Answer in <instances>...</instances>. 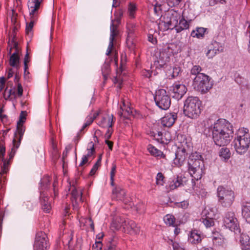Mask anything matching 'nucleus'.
<instances>
[{
  "label": "nucleus",
  "mask_w": 250,
  "mask_h": 250,
  "mask_svg": "<svg viewBox=\"0 0 250 250\" xmlns=\"http://www.w3.org/2000/svg\"><path fill=\"white\" fill-rule=\"evenodd\" d=\"M102 111L101 109H98L97 110L93 111L92 113L89 115L86 118L88 120H92L93 122L94 120L97 117V116L102 114Z\"/></svg>",
  "instance_id": "43"
},
{
  "label": "nucleus",
  "mask_w": 250,
  "mask_h": 250,
  "mask_svg": "<svg viewBox=\"0 0 250 250\" xmlns=\"http://www.w3.org/2000/svg\"><path fill=\"white\" fill-rule=\"evenodd\" d=\"M203 238L201 233L197 230H192L188 234V241L193 244L200 243Z\"/></svg>",
  "instance_id": "23"
},
{
  "label": "nucleus",
  "mask_w": 250,
  "mask_h": 250,
  "mask_svg": "<svg viewBox=\"0 0 250 250\" xmlns=\"http://www.w3.org/2000/svg\"><path fill=\"white\" fill-rule=\"evenodd\" d=\"M174 19L177 21L175 26H174V28L176 32L179 33L188 28L189 24L188 22L184 18H181L180 15H178L176 14Z\"/></svg>",
  "instance_id": "18"
},
{
  "label": "nucleus",
  "mask_w": 250,
  "mask_h": 250,
  "mask_svg": "<svg viewBox=\"0 0 250 250\" xmlns=\"http://www.w3.org/2000/svg\"><path fill=\"white\" fill-rule=\"evenodd\" d=\"M242 214L246 221L250 224V203L247 202L242 205Z\"/></svg>",
  "instance_id": "27"
},
{
  "label": "nucleus",
  "mask_w": 250,
  "mask_h": 250,
  "mask_svg": "<svg viewBox=\"0 0 250 250\" xmlns=\"http://www.w3.org/2000/svg\"><path fill=\"white\" fill-rule=\"evenodd\" d=\"M27 113L26 111H21L19 118V120L17 122V125H23L25 122Z\"/></svg>",
  "instance_id": "47"
},
{
  "label": "nucleus",
  "mask_w": 250,
  "mask_h": 250,
  "mask_svg": "<svg viewBox=\"0 0 250 250\" xmlns=\"http://www.w3.org/2000/svg\"><path fill=\"white\" fill-rule=\"evenodd\" d=\"M100 167V166H99V165L97 164H95L92 168H91V170L89 172V175L90 176H93L95 174V173H96V171L98 170V169L99 168V167Z\"/></svg>",
  "instance_id": "53"
},
{
  "label": "nucleus",
  "mask_w": 250,
  "mask_h": 250,
  "mask_svg": "<svg viewBox=\"0 0 250 250\" xmlns=\"http://www.w3.org/2000/svg\"><path fill=\"white\" fill-rule=\"evenodd\" d=\"M245 245L243 247H242L241 249L242 250H250V238L249 237H245Z\"/></svg>",
  "instance_id": "51"
},
{
  "label": "nucleus",
  "mask_w": 250,
  "mask_h": 250,
  "mask_svg": "<svg viewBox=\"0 0 250 250\" xmlns=\"http://www.w3.org/2000/svg\"><path fill=\"white\" fill-rule=\"evenodd\" d=\"M236 81L238 83H239V84L240 85H241L242 86H246V87H248L249 86V83H248V81L244 79V78H242V80L239 81V78H237L236 79Z\"/></svg>",
  "instance_id": "52"
},
{
  "label": "nucleus",
  "mask_w": 250,
  "mask_h": 250,
  "mask_svg": "<svg viewBox=\"0 0 250 250\" xmlns=\"http://www.w3.org/2000/svg\"><path fill=\"white\" fill-rule=\"evenodd\" d=\"M102 111L101 109H98L97 110L93 111L92 113L89 115L86 118L88 120H92L93 122L94 120L97 117V116L102 114Z\"/></svg>",
  "instance_id": "42"
},
{
  "label": "nucleus",
  "mask_w": 250,
  "mask_h": 250,
  "mask_svg": "<svg viewBox=\"0 0 250 250\" xmlns=\"http://www.w3.org/2000/svg\"><path fill=\"white\" fill-rule=\"evenodd\" d=\"M122 112L119 113L121 116L127 118V116L132 113L133 108H131L128 104H125V102H123V105L121 107Z\"/></svg>",
  "instance_id": "34"
},
{
  "label": "nucleus",
  "mask_w": 250,
  "mask_h": 250,
  "mask_svg": "<svg viewBox=\"0 0 250 250\" xmlns=\"http://www.w3.org/2000/svg\"><path fill=\"white\" fill-rule=\"evenodd\" d=\"M176 180L178 186H181L183 184V183L185 182V177H183L182 175H178L176 178H174Z\"/></svg>",
  "instance_id": "49"
},
{
  "label": "nucleus",
  "mask_w": 250,
  "mask_h": 250,
  "mask_svg": "<svg viewBox=\"0 0 250 250\" xmlns=\"http://www.w3.org/2000/svg\"><path fill=\"white\" fill-rule=\"evenodd\" d=\"M212 240L216 246H221L225 243V238L219 233H214L212 236Z\"/></svg>",
  "instance_id": "35"
},
{
  "label": "nucleus",
  "mask_w": 250,
  "mask_h": 250,
  "mask_svg": "<svg viewBox=\"0 0 250 250\" xmlns=\"http://www.w3.org/2000/svg\"><path fill=\"white\" fill-rule=\"evenodd\" d=\"M126 220L121 217H117L113 220L111 224V227L116 230L119 229L122 227L123 222Z\"/></svg>",
  "instance_id": "36"
},
{
  "label": "nucleus",
  "mask_w": 250,
  "mask_h": 250,
  "mask_svg": "<svg viewBox=\"0 0 250 250\" xmlns=\"http://www.w3.org/2000/svg\"><path fill=\"white\" fill-rule=\"evenodd\" d=\"M114 116L112 114H104L98 121V125L104 128L112 127L114 122Z\"/></svg>",
  "instance_id": "20"
},
{
  "label": "nucleus",
  "mask_w": 250,
  "mask_h": 250,
  "mask_svg": "<svg viewBox=\"0 0 250 250\" xmlns=\"http://www.w3.org/2000/svg\"><path fill=\"white\" fill-rule=\"evenodd\" d=\"M109 42L106 52V55L107 56L111 53L113 49L114 38L118 34L119 32L117 25L115 24V21L114 20H111Z\"/></svg>",
  "instance_id": "16"
},
{
  "label": "nucleus",
  "mask_w": 250,
  "mask_h": 250,
  "mask_svg": "<svg viewBox=\"0 0 250 250\" xmlns=\"http://www.w3.org/2000/svg\"><path fill=\"white\" fill-rule=\"evenodd\" d=\"M86 151V154L82 156L79 167H83L85 165H89L94 159L95 157V150L94 144L93 142H90L88 143Z\"/></svg>",
  "instance_id": "13"
},
{
  "label": "nucleus",
  "mask_w": 250,
  "mask_h": 250,
  "mask_svg": "<svg viewBox=\"0 0 250 250\" xmlns=\"http://www.w3.org/2000/svg\"><path fill=\"white\" fill-rule=\"evenodd\" d=\"M246 236L249 237L248 235H246V234H242L240 236V243H241V248L243 247L244 246H245V242L246 241L245 240L246 239L245 238H246L245 237Z\"/></svg>",
  "instance_id": "63"
},
{
  "label": "nucleus",
  "mask_w": 250,
  "mask_h": 250,
  "mask_svg": "<svg viewBox=\"0 0 250 250\" xmlns=\"http://www.w3.org/2000/svg\"><path fill=\"white\" fill-rule=\"evenodd\" d=\"M147 150L151 155L153 156L163 158L165 157V155L162 151L158 149L151 145H149L148 146Z\"/></svg>",
  "instance_id": "33"
},
{
  "label": "nucleus",
  "mask_w": 250,
  "mask_h": 250,
  "mask_svg": "<svg viewBox=\"0 0 250 250\" xmlns=\"http://www.w3.org/2000/svg\"><path fill=\"white\" fill-rule=\"evenodd\" d=\"M177 206L182 208H187L188 206V203L187 201H184L177 204Z\"/></svg>",
  "instance_id": "55"
},
{
  "label": "nucleus",
  "mask_w": 250,
  "mask_h": 250,
  "mask_svg": "<svg viewBox=\"0 0 250 250\" xmlns=\"http://www.w3.org/2000/svg\"><path fill=\"white\" fill-rule=\"evenodd\" d=\"M19 62V57L17 54L14 53L10 57L9 63L11 66L17 67Z\"/></svg>",
  "instance_id": "39"
},
{
  "label": "nucleus",
  "mask_w": 250,
  "mask_h": 250,
  "mask_svg": "<svg viewBox=\"0 0 250 250\" xmlns=\"http://www.w3.org/2000/svg\"><path fill=\"white\" fill-rule=\"evenodd\" d=\"M43 0H29L28 7L29 11L30 21L26 25V31L29 34L31 32L34 24L38 19L39 10L42 4Z\"/></svg>",
  "instance_id": "6"
},
{
  "label": "nucleus",
  "mask_w": 250,
  "mask_h": 250,
  "mask_svg": "<svg viewBox=\"0 0 250 250\" xmlns=\"http://www.w3.org/2000/svg\"><path fill=\"white\" fill-rule=\"evenodd\" d=\"M219 43L216 41L213 42L208 46V50L206 53V56L208 59H212L215 55L219 52Z\"/></svg>",
  "instance_id": "24"
},
{
  "label": "nucleus",
  "mask_w": 250,
  "mask_h": 250,
  "mask_svg": "<svg viewBox=\"0 0 250 250\" xmlns=\"http://www.w3.org/2000/svg\"><path fill=\"white\" fill-rule=\"evenodd\" d=\"M177 117L175 113H167L161 119V124L163 126L170 127L174 124Z\"/></svg>",
  "instance_id": "19"
},
{
  "label": "nucleus",
  "mask_w": 250,
  "mask_h": 250,
  "mask_svg": "<svg viewBox=\"0 0 250 250\" xmlns=\"http://www.w3.org/2000/svg\"><path fill=\"white\" fill-rule=\"evenodd\" d=\"M224 226L232 231L239 232V225L235 213L232 211L227 212L223 219Z\"/></svg>",
  "instance_id": "10"
},
{
  "label": "nucleus",
  "mask_w": 250,
  "mask_h": 250,
  "mask_svg": "<svg viewBox=\"0 0 250 250\" xmlns=\"http://www.w3.org/2000/svg\"><path fill=\"white\" fill-rule=\"evenodd\" d=\"M114 83L117 84V86L119 88H121L122 87L121 85H122V80L121 79L120 77H115V79H114Z\"/></svg>",
  "instance_id": "54"
},
{
  "label": "nucleus",
  "mask_w": 250,
  "mask_h": 250,
  "mask_svg": "<svg viewBox=\"0 0 250 250\" xmlns=\"http://www.w3.org/2000/svg\"><path fill=\"white\" fill-rule=\"evenodd\" d=\"M156 183L158 186H163L164 184V176L161 172L157 173L156 177Z\"/></svg>",
  "instance_id": "44"
},
{
  "label": "nucleus",
  "mask_w": 250,
  "mask_h": 250,
  "mask_svg": "<svg viewBox=\"0 0 250 250\" xmlns=\"http://www.w3.org/2000/svg\"><path fill=\"white\" fill-rule=\"evenodd\" d=\"M14 93L12 89H8L6 88L3 93V97L6 100L9 99L10 96Z\"/></svg>",
  "instance_id": "48"
},
{
  "label": "nucleus",
  "mask_w": 250,
  "mask_h": 250,
  "mask_svg": "<svg viewBox=\"0 0 250 250\" xmlns=\"http://www.w3.org/2000/svg\"><path fill=\"white\" fill-rule=\"evenodd\" d=\"M174 18L175 15L173 14L170 19L167 18L165 19L164 21H161L159 24V28L163 31L174 28V26H175V24L177 23Z\"/></svg>",
  "instance_id": "17"
},
{
  "label": "nucleus",
  "mask_w": 250,
  "mask_h": 250,
  "mask_svg": "<svg viewBox=\"0 0 250 250\" xmlns=\"http://www.w3.org/2000/svg\"><path fill=\"white\" fill-rule=\"evenodd\" d=\"M72 202L74 208H78V204L82 202V192L81 190H78L73 187L71 192Z\"/></svg>",
  "instance_id": "21"
},
{
  "label": "nucleus",
  "mask_w": 250,
  "mask_h": 250,
  "mask_svg": "<svg viewBox=\"0 0 250 250\" xmlns=\"http://www.w3.org/2000/svg\"><path fill=\"white\" fill-rule=\"evenodd\" d=\"M40 198L42 205V209L46 213L49 212L51 209V206L48 203V197L46 194L43 192H41Z\"/></svg>",
  "instance_id": "26"
},
{
  "label": "nucleus",
  "mask_w": 250,
  "mask_h": 250,
  "mask_svg": "<svg viewBox=\"0 0 250 250\" xmlns=\"http://www.w3.org/2000/svg\"><path fill=\"white\" fill-rule=\"evenodd\" d=\"M202 218L214 219L216 215V210L214 208H205L202 211Z\"/></svg>",
  "instance_id": "28"
},
{
  "label": "nucleus",
  "mask_w": 250,
  "mask_h": 250,
  "mask_svg": "<svg viewBox=\"0 0 250 250\" xmlns=\"http://www.w3.org/2000/svg\"><path fill=\"white\" fill-rule=\"evenodd\" d=\"M80 222L87 228H90L92 231L94 230V223L91 218H81L80 220Z\"/></svg>",
  "instance_id": "37"
},
{
  "label": "nucleus",
  "mask_w": 250,
  "mask_h": 250,
  "mask_svg": "<svg viewBox=\"0 0 250 250\" xmlns=\"http://www.w3.org/2000/svg\"><path fill=\"white\" fill-rule=\"evenodd\" d=\"M162 139V144H168L172 140L173 136L169 131H166L164 134H163Z\"/></svg>",
  "instance_id": "38"
},
{
  "label": "nucleus",
  "mask_w": 250,
  "mask_h": 250,
  "mask_svg": "<svg viewBox=\"0 0 250 250\" xmlns=\"http://www.w3.org/2000/svg\"><path fill=\"white\" fill-rule=\"evenodd\" d=\"M148 41L153 44H155L157 42L156 38H154L153 36L151 34L148 35Z\"/></svg>",
  "instance_id": "64"
},
{
  "label": "nucleus",
  "mask_w": 250,
  "mask_h": 250,
  "mask_svg": "<svg viewBox=\"0 0 250 250\" xmlns=\"http://www.w3.org/2000/svg\"><path fill=\"white\" fill-rule=\"evenodd\" d=\"M168 61V58L165 56L164 54H161L160 57L156 61H155L153 64L151 65V68L152 70H153L154 68L160 69L166 65Z\"/></svg>",
  "instance_id": "22"
},
{
  "label": "nucleus",
  "mask_w": 250,
  "mask_h": 250,
  "mask_svg": "<svg viewBox=\"0 0 250 250\" xmlns=\"http://www.w3.org/2000/svg\"><path fill=\"white\" fill-rule=\"evenodd\" d=\"M207 29L204 27H196L191 32L190 35L193 38L198 39L203 38L204 37Z\"/></svg>",
  "instance_id": "30"
},
{
  "label": "nucleus",
  "mask_w": 250,
  "mask_h": 250,
  "mask_svg": "<svg viewBox=\"0 0 250 250\" xmlns=\"http://www.w3.org/2000/svg\"><path fill=\"white\" fill-rule=\"evenodd\" d=\"M219 203L224 207H229L233 203L235 199L234 192L231 190L219 186L217 189Z\"/></svg>",
  "instance_id": "7"
},
{
  "label": "nucleus",
  "mask_w": 250,
  "mask_h": 250,
  "mask_svg": "<svg viewBox=\"0 0 250 250\" xmlns=\"http://www.w3.org/2000/svg\"><path fill=\"white\" fill-rule=\"evenodd\" d=\"M113 198L118 200L123 201L125 203V190L120 187H116L112 191Z\"/></svg>",
  "instance_id": "25"
},
{
  "label": "nucleus",
  "mask_w": 250,
  "mask_h": 250,
  "mask_svg": "<svg viewBox=\"0 0 250 250\" xmlns=\"http://www.w3.org/2000/svg\"><path fill=\"white\" fill-rule=\"evenodd\" d=\"M201 101L198 97H188L184 103V114L190 118H197L201 113Z\"/></svg>",
  "instance_id": "5"
},
{
  "label": "nucleus",
  "mask_w": 250,
  "mask_h": 250,
  "mask_svg": "<svg viewBox=\"0 0 250 250\" xmlns=\"http://www.w3.org/2000/svg\"><path fill=\"white\" fill-rule=\"evenodd\" d=\"M9 157H10V153H9ZM14 157H9L8 159H2V164L1 166L0 174L1 175L7 174L9 170L10 165V160Z\"/></svg>",
  "instance_id": "29"
},
{
  "label": "nucleus",
  "mask_w": 250,
  "mask_h": 250,
  "mask_svg": "<svg viewBox=\"0 0 250 250\" xmlns=\"http://www.w3.org/2000/svg\"><path fill=\"white\" fill-rule=\"evenodd\" d=\"M116 166L115 164H112L111 170L110 171V179H113L114 177V176L116 173Z\"/></svg>",
  "instance_id": "62"
},
{
  "label": "nucleus",
  "mask_w": 250,
  "mask_h": 250,
  "mask_svg": "<svg viewBox=\"0 0 250 250\" xmlns=\"http://www.w3.org/2000/svg\"><path fill=\"white\" fill-rule=\"evenodd\" d=\"M176 182V180L174 178L172 181H171L169 184V188L170 190H173L177 188L180 187L179 186H178Z\"/></svg>",
  "instance_id": "50"
},
{
  "label": "nucleus",
  "mask_w": 250,
  "mask_h": 250,
  "mask_svg": "<svg viewBox=\"0 0 250 250\" xmlns=\"http://www.w3.org/2000/svg\"><path fill=\"white\" fill-rule=\"evenodd\" d=\"M153 7L155 13L158 15L159 14V12L161 11V5L158 4L157 2H156L154 5H153Z\"/></svg>",
  "instance_id": "56"
},
{
  "label": "nucleus",
  "mask_w": 250,
  "mask_h": 250,
  "mask_svg": "<svg viewBox=\"0 0 250 250\" xmlns=\"http://www.w3.org/2000/svg\"><path fill=\"white\" fill-rule=\"evenodd\" d=\"M233 143L235 149L237 153L240 154L245 153L250 145L249 129L244 127L239 128L237 137L233 140Z\"/></svg>",
  "instance_id": "4"
},
{
  "label": "nucleus",
  "mask_w": 250,
  "mask_h": 250,
  "mask_svg": "<svg viewBox=\"0 0 250 250\" xmlns=\"http://www.w3.org/2000/svg\"><path fill=\"white\" fill-rule=\"evenodd\" d=\"M174 144L176 151L173 164L176 167H180L184 165L188 154L190 150L191 144L187 141L185 135L181 134L177 135Z\"/></svg>",
  "instance_id": "2"
},
{
  "label": "nucleus",
  "mask_w": 250,
  "mask_h": 250,
  "mask_svg": "<svg viewBox=\"0 0 250 250\" xmlns=\"http://www.w3.org/2000/svg\"><path fill=\"white\" fill-rule=\"evenodd\" d=\"M218 155L222 160L226 162L230 158L231 153L229 148L222 147L219 150Z\"/></svg>",
  "instance_id": "32"
},
{
  "label": "nucleus",
  "mask_w": 250,
  "mask_h": 250,
  "mask_svg": "<svg viewBox=\"0 0 250 250\" xmlns=\"http://www.w3.org/2000/svg\"><path fill=\"white\" fill-rule=\"evenodd\" d=\"M108 129L106 131V132L105 134V140H108L110 139L111 134L112 133V127H107Z\"/></svg>",
  "instance_id": "58"
},
{
  "label": "nucleus",
  "mask_w": 250,
  "mask_h": 250,
  "mask_svg": "<svg viewBox=\"0 0 250 250\" xmlns=\"http://www.w3.org/2000/svg\"><path fill=\"white\" fill-rule=\"evenodd\" d=\"M172 246L173 250H185L179 243L175 242L172 243Z\"/></svg>",
  "instance_id": "59"
},
{
  "label": "nucleus",
  "mask_w": 250,
  "mask_h": 250,
  "mask_svg": "<svg viewBox=\"0 0 250 250\" xmlns=\"http://www.w3.org/2000/svg\"><path fill=\"white\" fill-rule=\"evenodd\" d=\"M122 228L124 231L131 235L138 234L140 231V228L132 220H126L123 222Z\"/></svg>",
  "instance_id": "15"
},
{
  "label": "nucleus",
  "mask_w": 250,
  "mask_h": 250,
  "mask_svg": "<svg viewBox=\"0 0 250 250\" xmlns=\"http://www.w3.org/2000/svg\"><path fill=\"white\" fill-rule=\"evenodd\" d=\"M154 101L156 105L160 109L167 110L171 104V99L166 90L160 89L156 91Z\"/></svg>",
  "instance_id": "9"
},
{
  "label": "nucleus",
  "mask_w": 250,
  "mask_h": 250,
  "mask_svg": "<svg viewBox=\"0 0 250 250\" xmlns=\"http://www.w3.org/2000/svg\"><path fill=\"white\" fill-rule=\"evenodd\" d=\"M102 243L100 241L96 242L93 245V248L96 250H101L102 248Z\"/></svg>",
  "instance_id": "57"
},
{
  "label": "nucleus",
  "mask_w": 250,
  "mask_h": 250,
  "mask_svg": "<svg viewBox=\"0 0 250 250\" xmlns=\"http://www.w3.org/2000/svg\"><path fill=\"white\" fill-rule=\"evenodd\" d=\"M17 134H16L12 142V146L10 152V157L12 158L15 156L17 150L21 145V142L23 138L25 132V127L23 125H17Z\"/></svg>",
  "instance_id": "11"
},
{
  "label": "nucleus",
  "mask_w": 250,
  "mask_h": 250,
  "mask_svg": "<svg viewBox=\"0 0 250 250\" xmlns=\"http://www.w3.org/2000/svg\"><path fill=\"white\" fill-rule=\"evenodd\" d=\"M202 71V68L199 65H194L190 70V73L191 75H198L201 74V71Z\"/></svg>",
  "instance_id": "45"
},
{
  "label": "nucleus",
  "mask_w": 250,
  "mask_h": 250,
  "mask_svg": "<svg viewBox=\"0 0 250 250\" xmlns=\"http://www.w3.org/2000/svg\"><path fill=\"white\" fill-rule=\"evenodd\" d=\"M188 164V172L192 177L196 180L200 179L204 173L205 167L200 153H192L189 156Z\"/></svg>",
  "instance_id": "3"
},
{
  "label": "nucleus",
  "mask_w": 250,
  "mask_h": 250,
  "mask_svg": "<svg viewBox=\"0 0 250 250\" xmlns=\"http://www.w3.org/2000/svg\"><path fill=\"white\" fill-rule=\"evenodd\" d=\"M213 140L217 146H224L229 143L233 134V126L224 119H219L211 125Z\"/></svg>",
  "instance_id": "1"
},
{
  "label": "nucleus",
  "mask_w": 250,
  "mask_h": 250,
  "mask_svg": "<svg viewBox=\"0 0 250 250\" xmlns=\"http://www.w3.org/2000/svg\"><path fill=\"white\" fill-rule=\"evenodd\" d=\"M150 135L153 137L157 142L162 144L163 133L160 131L155 132L153 131H150Z\"/></svg>",
  "instance_id": "40"
},
{
  "label": "nucleus",
  "mask_w": 250,
  "mask_h": 250,
  "mask_svg": "<svg viewBox=\"0 0 250 250\" xmlns=\"http://www.w3.org/2000/svg\"><path fill=\"white\" fill-rule=\"evenodd\" d=\"M202 220L203 223L207 228H209L214 225V221L213 219L202 218Z\"/></svg>",
  "instance_id": "46"
},
{
  "label": "nucleus",
  "mask_w": 250,
  "mask_h": 250,
  "mask_svg": "<svg viewBox=\"0 0 250 250\" xmlns=\"http://www.w3.org/2000/svg\"><path fill=\"white\" fill-rule=\"evenodd\" d=\"M28 54L27 53L26 54V55H25L24 59V73H25L26 72L27 69H28L27 63L29 62V60H28Z\"/></svg>",
  "instance_id": "60"
},
{
  "label": "nucleus",
  "mask_w": 250,
  "mask_h": 250,
  "mask_svg": "<svg viewBox=\"0 0 250 250\" xmlns=\"http://www.w3.org/2000/svg\"><path fill=\"white\" fill-rule=\"evenodd\" d=\"M181 0H168L169 5L171 6H174L179 4Z\"/></svg>",
  "instance_id": "61"
},
{
  "label": "nucleus",
  "mask_w": 250,
  "mask_h": 250,
  "mask_svg": "<svg viewBox=\"0 0 250 250\" xmlns=\"http://www.w3.org/2000/svg\"><path fill=\"white\" fill-rule=\"evenodd\" d=\"M137 10V5L135 3L129 2L127 7V15L131 19L135 18L136 13Z\"/></svg>",
  "instance_id": "31"
},
{
  "label": "nucleus",
  "mask_w": 250,
  "mask_h": 250,
  "mask_svg": "<svg viewBox=\"0 0 250 250\" xmlns=\"http://www.w3.org/2000/svg\"><path fill=\"white\" fill-rule=\"evenodd\" d=\"M49 247L46 234L42 231L37 233L34 250H47Z\"/></svg>",
  "instance_id": "12"
},
{
  "label": "nucleus",
  "mask_w": 250,
  "mask_h": 250,
  "mask_svg": "<svg viewBox=\"0 0 250 250\" xmlns=\"http://www.w3.org/2000/svg\"><path fill=\"white\" fill-rule=\"evenodd\" d=\"M170 94L172 97L177 100L181 99L187 91L186 86L180 83H174L170 87Z\"/></svg>",
  "instance_id": "14"
},
{
  "label": "nucleus",
  "mask_w": 250,
  "mask_h": 250,
  "mask_svg": "<svg viewBox=\"0 0 250 250\" xmlns=\"http://www.w3.org/2000/svg\"><path fill=\"white\" fill-rule=\"evenodd\" d=\"M192 86L196 90L205 93L211 88L212 84L208 75L201 73L194 78Z\"/></svg>",
  "instance_id": "8"
},
{
  "label": "nucleus",
  "mask_w": 250,
  "mask_h": 250,
  "mask_svg": "<svg viewBox=\"0 0 250 250\" xmlns=\"http://www.w3.org/2000/svg\"><path fill=\"white\" fill-rule=\"evenodd\" d=\"M164 221L167 225L173 226L175 222V218L172 215L167 214L164 217Z\"/></svg>",
  "instance_id": "41"
}]
</instances>
